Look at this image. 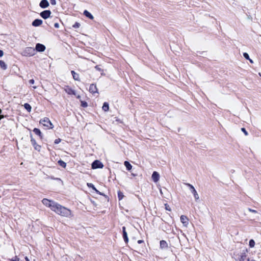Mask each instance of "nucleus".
Masks as SVG:
<instances>
[{"instance_id": "c9c22d12", "label": "nucleus", "mask_w": 261, "mask_h": 261, "mask_svg": "<svg viewBox=\"0 0 261 261\" xmlns=\"http://www.w3.org/2000/svg\"><path fill=\"white\" fill-rule=\"evenodd\" d=\"M50 4L52 5H55L56 4V0H50Z\"/></svg>"}, {"instance_id": "f257e3e1", "label": "nucleus", "mask_w": 261, "mask_h": 261, "mask_svg": "<svg viewBox=\"0 0 261 261\" xmlns=\"http://www.w3.org/2000/svg\"><path fill=\"white\" fill-rule=\"evenodd\" d=\"M53 211L63 217H69L71 216V212L70 210L62 206L58 203Z\"/></svg>"}, {"instance_id": "603ef678", "label": "nucleus", "mask_w": 261, "mask_h": 261, "mask_svg": "<svg viewBox=\"0 0 261 261\" xmlns=\"http://www.w3.org/2000/svg\"><path fill=\"white\" fill-rule=\"evenodd\" d=\"M2 113V110L0 109V114Z\"/></svg>"}, {"instance_id": "473e14b6", "label": "nucleus", "mask_w": 261, "mask_h": 261, "mask_svg": "<svg viewBox=\"0 0 261 261\" xmlns=\"http://www.w3.org/2000/svg\"><path fill=\"white\" fill-rule=\"evenodd\" d=\"M241 130L244 133L245 136H248V133L246 131V130L245 129V128H241Z\"/></svg>"}, {"instance_id": "393cba45", "label": "nucleus", "mask_w": 261, "mask_h": 261, "mask_svg": "<svg viewBox=\"0 0 261 261\" xmlns=\"http://www.w3.org/2000/svg\"><path fill=\"white\" fill-rule=\"evenodd\" d=\"M255 245V241H254V240H253V239L250 240V241L249 242V247L251 248H252L254 247Z\"/></svg>"}, {"instance_id": "20e7f679", "label": "nucleus", "mask_w": 261, "mask_h": 261, "mask_svg": "<svg viewBox=\"0 0 261 261\" xmlns=\"http://www.w3.org/2000/svg\"><path fill=\"white\" fill-rule=\"evenodd\" d=\"M40 123L42 124L48 129H52L54 127V125L50 120L46 117L40 120Z\"/></svg>"}, {"instance_id": "e433bc0d", "label": "nucleus", "mask_w": 261, "mask_h": 261, "mask_svg": "<svg viewBox=\"0 0 261 261\" xmlns=\"http://www.w3.org/2000/svg\"><path fill=\"white\" fill-rule=\"evenodd\" d=\"M248 211L253 213H257V211L256 210H252L251 208H249Z\"/></svg>"}, {"instance_id": "39448f33", "label": "nucleus", "mask_w": 261, "mask_h": 261, "mask_svg": "<svg viewBox=\"0 0 261 261\" xmlns=\"http://www.w3.org/2000/svg\"><path fill=\"white\" fill-rule=\"evenodd\" d=\"M185 185L189 188V189L191 192L193 194L194 198L196 200H197L199 199V197L198 194L197 193L196 190L194 188V187L189 183H186Z\"/></svg>"}, {"instance_id": "7c9ffc66", "label": "nucleus", "mask_w": 261, "mask_h": 261, "mask_svg": "<svg viewBox=\"0 0 261 261\" xmlns=\"http://www.w3.org/2000/svg\"><path fill=\"white\" fill-rule=\"evenodd\" d=\"M81 106L83 107H87L88 105L87 103L85 101H81Z\"/></svg>"}, {"instance_id": "4c0bfd02", "label": "nucleus", "mask_w": 261, "mask_h": 261, "mask_svg": "<svg viewBox=\"0 0 261 261\" xmlns=\"http://www.w3.org/2000/svg\"><path fill=\"white\" fill-rule=\"evenodd\" d=\"M29 84L33 85L34 84L35 81L33 79H31V80H29Z\"/></svg>"}, {"instance_id": "6ab92c4d", "label": "nucleus", "mask_w": 261, "mask_h": 261, "mask_svg": "<svg viewBox=\"0 0 261 261\" xmlns=\"http://www.w3.org/2000/svg\"><path fill=\"white\" fill-rule=\"evenodd\" d=\"M250 258L247 257V255L245 253H242L241 255L240 261H248Z\"/></svg>"}, {"instance_id": "6e6552de", "label": "nucleus", "mask_w": 261, "mask_h": 261, "mask_svg": "<svg viewBox=\"0 0 261 261\" xmlns=\"http://www.w3.org/2000/svg\"><path fill=\"white\" fill-rule=\"evenodd\" d=\"M180 219L183 225L185 227H187L189 225V219L185 215H181L180 216Z\"/></svg>"}, {"instance_id": "de8ad7c7", "label": "nucleus", "mask_w": 261, "mask_h": 261, "mask_svg": "<svg viewBox=\"0 0 261 261\" xmlns=\"http://www.w3.org/2000/svg\"><path fill=\"white\" fill-rule=\"evenodd\" d=\"M248 60H249L250 63H253V61L251 59H250V58H249V59H248Z\"/></svg>"}, {"instance_id": "f8f14e48", "label": "nucleus", "mask_w": 261, "mask_h": 261, "mask_svg": "<svg viewBox=\"0 0 261 261\" xmlns=\"http://www.w3.org/2000/svg\"><path fill=\"white\" fill-rule=\"evenodd\" d=\"M89 91L93 94L97 93L98 90L96 86L94 84H91L89 87Z\"/></svg>"}, {"instance_id": "58836bf2", "label": "nucleus", "mask_w": 261, "mask_h": 261, "mask_svg": "<svg viewBox=\"0 0 261 261\" xmlns=\"http://www.w3.org/2000/svg\"><path fill=\"white\" fill-rule=\"evenodd\" d=\"M54 26L56 28H59V24L58 23H55Z\"/></svg>"}, {"instance_id": "1a4fd4ad", "label": "nucleus", "mask_w": 261, "mask_h": 261, "mask_svg": "<svg viewBox=\"0 0 261 261\" xmlns=\"http://www.w3.org/2000/svg\"><path fill=\"white\" fill-rule=\"evenodd\" d=\"M64 90L68 94H72L74 95H76L75 91L68 86H65L64 88Z\"/></svg>"}, {"instance_id": "f3484780", "label": "nucleus", "mask_w": 261, "mask_h": 261, "mask_svg": "<svg viewBox=\"0 0 261 261\" xmlns=\"http://www.w3.org/2000/svg\"><path fill=\"white\" fill-rule=\"evenodd\" d=\"M84 14L85 16H86L87 17L89 18L90 19H93L94 17L87 10H85L84 11Z\"/></svg>"}, {"instance_id": "c03bdc74", "label": "nucleus", "mask_w": 261, "mask_h": 261, "mask_svg": "<svg viewBox=\"0 0 261 261\" xmlns=\"http://www.w3.org/2000/svg\"><path fill=\"white\" fill-rule=\"evenodd\" d=\"M95 68H96L97 70H100V68L98 66H95Z\"/></svg>"}, {"instance_id": "bb28decb", "label": "nucleus", "mask_w": 261, "mask_h": 261, "mask_svg": "<svg viewBox=\"0 0 261 261\" xmlns=\"http://www.w3.org/2000/svg\"><path fill=\"white\" fill-rule=\"evenodd\" d=\"M24 107L28 112H30L31 111L32 107L29 103H25L24 105Z\"/></svg>"}, {"instance_id": "0eeeda50", "label": "nucleus", "mask_w": 261, "mask_h": 261, "mask_svg": "<svg viewBox=\"0 0 261 261\" xmlns=\"http://www.w3.org/2000/svg\"><path fill=\"white\" fill-rule=\"evenodd\" d=\"M31 144L34 146V149L38 151H40L41 149V146L37 144L35 140L32 137V136H31Z\"/></svg>"}, {"instance_id": "49530a36", "label": "nucleus", "mask_w": 261, "mask_h": 261, "mask_svg": "<svg viewBox=\"0 0 261 261\" xmlns=\"http://www.w3.org/2000/svg\"><path fill=\"white\" fill-rule=\"evenodd\" d=\"M25 259L26 261H30L29 259L28 258V257L27 256H26L25 257Z\"/></svg>"}, {"instance_id": "ea45409f", "label": "nucleus", "mask_w": 261, "mask_h": 261, "mask_svg": "<svg viewBox=\"0 0 261 261\" xmlns=\"http://www.w3.org/2000/svg\"><path fill=\"white\" fill-rule=\"evenodd\" d=\"M4 55V53L3 51V50H0V57H2Z\"/></svg>"}, {"instance_id": "a18cd8bd", "label": "nucleus", "mask_w": 261, "mask_h": 261, "mask_svg": "<svg viewBox=\"0 0 261 261\" xmlns=\"http://www.w3.org/2000/svg\"><path fill=\"white\" fill-rule=\"evenodd\" d=\"M257 245H259V248H260L259 250L261 251V244H260L259 243H258L257 244Z\"/></svg>"}, {"instance_id": "9b49d317", "label": "nucleus", "mask_w": 261, "mask_h": 261, "mask_svg": "<svg viewBox=\"0 0 261 261\" xmlns=\"http://www.w3.org/2000/svg\"><path fill=\"white\" fill-rule=\"evenodd\" d=\"M151 178L154 182H157L160 179V174L156 171H154L152 174Z\"/></svg>"}, {"instance_id": "dca6fc26", "label": "nucleus", "mask_w": 261, "mask_h": 261, "mask_svg": "<svg viewBox=\"0 0 261 261\" xmlns=\"http://www.w3.org/2000/svg\"><path fill=\"white\" fill-rule=\"evenodd\" d=\"M122 229H123V239H124V240L125 241V243H127L128 241V237H127V233L125 231V227H122Z\"/></svg>"}, {"instance_id": "f03ea898", "label": "nucleus", "mask_w": 261, "mask_h": 261, "mask_svg": "<svg viewBox=\"0 0 261 261\" xmlns=\"http://www.w3.org/2000/svg\"><path fill=\"white\" fill-rule=\"evenodd\" d=\"M42 202L45 206L50 208L51 211H53L57 203V202L53 200H50L46 198L43 199L42 200Z\"/></svg>"}, {"instance_id": "423d86ee", "label": "nucleus", "mask_w": 261, "mask_h": 261, "mask_svg": "<svg viewBox=\"0 0 261 261\" xmlns=\"http://www.w3.org/2000/svg\"><path fill=\"white\" fill-rule=\"evenodd\" d=\"M103 167V164L99 160L94 161L92 164V168L95 169L97 168H102Z\"/></svg>"}, {"instance_id": "a19ab883", "label": "nucleus", "mask_w": 261, "mask_h": 261, "mask_svg": "<svg viewBox=\"0 0 261 261\" xmlns=\"http://www.w3.org/2000/svg\"><path fill=\"white\" fill-rule=\"evenodd\" d=\"M6 116H4L3 115H0V120H1L2 119L4 118V117H6Z\"/></svg>"}, {"instance_id": "ddd939ff", "label": "nucleus", "mask_w": 261, "mask_h": 261, "mask_svg": "<svg viewBox=\"0 0 261 261\" xmlns=\"http://www.w3.org/2000/svg\"><path fill=\"white\" fill-rule=\"evenodd\" d=\"M39 6L42 8H46L49 6V3L47 0H42Z\"/></svg>"}, {"instance_id": "37998d69", "label": "nucleus", "mask_w": 261, "mask_h": 261, "mask_svg": "<svg viewBox=\"0 0 261 261\" xmlns=\"http://www.w3.org/2000/svg\"><path fill=\"white\" fill-rule=\"evenodd\" d=\"M143 242V240H138V244H141V243H142Z\"/></svg>"}, {"instance_id": "c756f323", "label": "nucleus", "mask_w": 261, "mask_h": 261, "mask_svg": "<svg viewBox=\"0 0 261 261\" xmlns=\"http://www.w3.org/2000/svg\"><path fill=\"white\" fill-rule=\"evenodd\" d=\"M73 28H79L80 27V23H79V22H75L73 25Z\"/></svg>"}, {"instance_id": "79ce46f5", "label": "nucleus", "mask_w": 261, "mask_h": 261, "mask_svg": "<svg viewBox=\"0 0 261 261\" xmlns=\"http://www.w3.org/2000/svg\"><path fill=\"white\" fill-rule=\"evenodd\" d=\"M165 206H166V209L168 211H170V209L169 208V206L167 205V204H165Z\"/></svg>"}, {"instance_id": "a878e982", "label": "nucleus", "mask_w": 261, "mask_h": 261, "mask_svg": "<svg viewBox=\"0 0 261 261\" xmlns=\"http://www.w3.org/2000/svg\"><path fill=\"white\" fill-rule=\"evenodd\" d=\"M33 132L37 135L39 136L41 138H42V134H41V131L38 128H35L34 129H33Z\"/></svg>"}, {"instance_id": "7ed1b4c3", "label": "nucleus", "mask_w": 261, "mask_h": 261, "mask_svg": "<svg viewBox=\"0 0 261 261\" xmlns=\"http://www.w3.org/2000/svg\"><path fill=\"white\" fill-rule=\"evenodd\" d=\"M35 50L33 47L25 48L21 54L23 56H32L35 55Z\"/></svg>"}, {"instance_id": "5701e85b", "label": "nucleus", "mask_w": 261, "mask_h": 261, "mask_svg": "<svg viewBox=\"0 0 261 261\" xmlns=\"http://www.w3.org/2000/svg\"><path fill=\"white\" fill-rule=\"evenodd\" d=\"M102 110L105 111V112H107L109 109V104L108 102H104V103L103 104V106H102Z\"/></svg>"}, {"instance_id": "09e8293b", "label": "nucleus", "mask_w": 261, "mask_h": 261, "mask_svg": "<svg viewBox=\"0 0 261 261\" xmlns=\"http://www.w3.org/2000/svg\"><path fill=\"white\" fill-rule=\"evenodd\" d=\"M76 97L77 98L80 99L81 98V96L79 95H78L76 96Z\"/></svg>"}, {"instance_id": "b1692460", "label": "nucleus", "mask_w": 261, "mask_h": 261, "mask_svg": "<svg viewBox=\"0 0 261 261\" xmlns=\"http://www.w3.org/2000/svg\"><path fill=\"white\" fill-rule=\"evenodd\" d=\"M124 165L126 167V169L128 170H130L132 168V166L131 164L127 161H125L124 163Z\"/></svg>"}, {"instance_id": "4be33fe9", "label": "nucleus", "mask_w": 261, "mask_h": 261, "mask_svg": "<svg viewBox=\"0 0 261 261\" xmlns=\"http://www.w3.org/2000/svg\"><path fill=\"white\" fill-rule=\"evenodd\" d=\"M71 74L73 76V78L75 81H80L79 75L74 71H71Z\"/></svg>"}, {"instance_id": "2f4dec72", "label": "nucleus", "mask_w": 261, "mask_h": 261, "mask_svg": "<svg viewBox=\"0 0 261 261\" xmlns=\"http://www.w3.org/2000/svg\"><path fill=\"white\" fill-rule=\"evenodd\" d=\"M243 56H244V57L245 59H246L247 60H248V59H249V58H249V55H248L247 53H244L243 54Z\"/></svg>"}, {"instance_id": "a211bd4d", "label": "nucleus", "mask_w": 261, "mask_h": 261, "mask_svg": "<svg viewBox=\"0 0 261 261\" xmlns=\"http://www.w3.org/2000/svg\"><path fill=\"white\" fill-rule=\"evenodd\" d=\"M160 247L162 249H165V248H168L167 243L164 240L161 241H160Z\"/></svg>"}, {"instance_id": "3c124183", "label": "nucleus", "mask_w": 261, "mask_h": 261, "mask_svg": "<svg viewBox=\"0 0 261 261\" xmlns=\"http://www.w3.org/2000/svg\"><path fill=\"white\" fill-rule=\"evenodd\" d=\"M33 88L34 89H36V88H37V87H36V86H33Z\"/></svg>"}, {"instance_id": "f704fd0d", "label": "nucleus", "mask_w": 261, "mask_h": 261, "mask_svg": "<svg viewBox=\"0 0 261 261\" xmlns=\"http://www.w3.org/2000/svg\"><path fill=\"white\" fill-rule=\"evenodd\" d=\"M11 261H19V258H18L17 256H15L13 258L11 259Z\"/></svg>"}, {"instance_id": "cd10ccee", "label": "nucleus", "mask_w": 261, "mask_h": 261, "mask_svg": "<svg viewBox=\"0 0 261 261\" xmlns=\"http://www.w3.org/2000/svg\"><path fill=\"white\" fill-rule=\"evenodd\" d=\"M58 164H59L60 166H61V167H63V168H66V163L65 162H64V161H63L62 160H59L58 161Z\"/></svg>"}, {"instance_id": "9d476101", "label": "nucleus", "mask_w": 261, "mask_h": 261, "mask_svg": "<svg viewBox=\"0 0 261 261\" xmlns=\"http://www.w3.org/2000/svg\"><path fill=\"white\" fill-rule=\"evenodd\" d=\"M51 12L50 10H45L40 13V16L45 19L49 18Z\"/></svg>"}, {"instance_id": "c85d7f7f", "label": "nucleus", "mask_w": 261, "mask_h": 261, "mask_svg": "<svg viewBox=\"0 0 261 261\" xmlns=\"http://www.w3.org/2000/svg\"><path fill=\"white\" fill-rule=\"evenodd\" d=\"M118 197L119 200H122L124 197V195L123 193L120 191L118 192Z\"/></svg>"}, {"instance_id": "2eb2a0df", "label": "nucleus", "mask_w": 261, "mask_h": 261, "mask_svg": "<svg viewBox=\"0 0 261 261\" xmlns=\"http://www.w3.org/2000/svg\"><path fill=\"white\" fill-rule=\"evenodd\" d=\"M42 22L43 21L42 20L36 19L33 21L32 25L34 27H38L41 25L42 24Z\"/></svg>"}, {"instance_id": "72a5a7b5", "label": "nucleus", "mask_w": 261, "mask_h": 261, "mask_svg": "<svg viewBox=\"0 0 261 261\" xmlns=\"http://www.w3.org/2000/svg\"><path fill=\"white\" fill-rule=\"evenodd\" d=\"M61 140L59 138L58 139H57L55 140V143L57 144H59L60 142H61Z\"/></svg>"}, {"instance_id": "412c9836", "label": "nucleus", "mask_w": 261, "mask_h": 261, "mask_svg": "<svg viewBox=\"0 0 261 261\" xmlns=\"http://www.w3.org/2000/svg\"><path fill=\"white\" fill-rule=\"evenodd\" d=\"M0 68L3 70H6L7 68V64L2 60H0Z\"/></svg>"}, {"instance_id": "aec40b11", "label": "nucleus", "mask_w": 261, "mask_h": 261, "mask_svg": "<svg viewBox=\"0 0 261 261\" xmlns=\"http://www.w3.org/2000/svg\"><path fill=\"white\" fill-rule=\"evenodd\" d=\"M87 186L89 187V188H92V189H93L97 194H101L99 192V191H98L96 188L95 187H94V186L93 185V184H91V183H87Z\"/></svg>"}, {"instance_id": "8fccbe9b", "label": "nucleus", "mask_w": 261, "mask_h": 261, "mask_svg": "<svg viewBox=\"0 0 261 261\" xmlns=\"http://www.w3.org/2000/svg\"><path fill=\"white\" fill-rule=\"evenodd\" d=\"M132 175L133 176H136V174H134V173H132Z\"/></svg>"}, {"instance_id": "4468645a", "label": "nucleus", "mask_w": 261, "mask_h": 261, "mask_svg": "<svg viewBox=\"0 0 261 261\" xmlns=\"http://www.w3.org/2000/svg\"><path fill=\"white\" fill-rule=\"evenodd\" d=\"M45 49V47L44 45L37 43L36 45V50L38 51H43Z\"/></svg>"}]
</instances>
